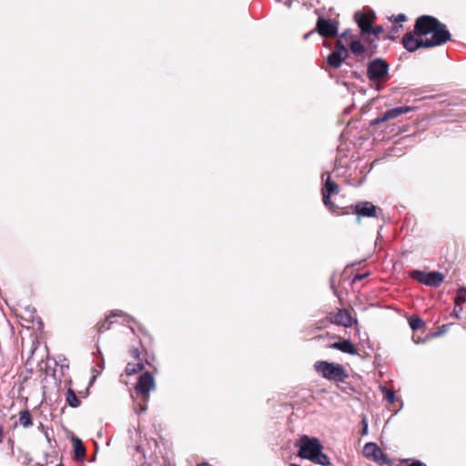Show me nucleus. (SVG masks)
I'll return each mask as SVG.
<instances>
[{"mask_svg": "<svg viewBox=\"0 0 466 466\" xmlns=\"http://www.w3.org/2000/svg\"><path fill=\"white\" fill-rule=\"evenodd\" d=\"M361 424H362L361 434L367 435L368 434V420H367L366 416H363Z\"/></svg>", "mask_w": 466, "mask_h": 466, "instance_id": "nucleus-25", "label": "nucleus"}, {"mask_svg": "<svg viewBox=\"0 0 466 466\" xmlns=\"http://www.w3.org/2000/svg\"><path fill=\"white\" fill-rule=\"evenodd\" d=\"M319 34L325 37H333L338 34V27L330 20L319 17L317 22Z\"/></svg>", "mask_w": 466, "mask_h": 466, "instance_id": "nucleus-10", "label": "nucleus"}, {"mask_svg": "<svg viewBox=\"0 0 466 466\" xmlns=\"http://www.w3.org/2000/svg\"><path fill=\"white\" fill-rule=\"evenodd\" d=\"M408 466H426V465L423 462L420 461H414L413 462H411Z\"/></svg>", "mask_w": 466, "mask_h": 466, "instance_id": "nucleus-30", "label": "nucleus"}, {"mask_svg": "<svg viewBox=\"0 0 466 466\" xmlns=\"http://www.w3.org/2000/svg\"><path fill=\"white\" fill-rule=\"evenodd\" d=\"M409 324L412 330H417L424 328V321L419 317H410L409 318Z\"/></svg>", "mask_w": 466, "mask_h": 466, "instance_id": "nucleus-20", "label": "nucleus"}, {"mask_svg": "<svg viewBox=\"0 0 466 466\" xmlns=\"http://www.w3.org/2000/svg\"><path fill=\"white\" fill-rule=\"evenodd\" d=\"M350 49L354 55H361L365 52V46L357 40L350 43Z\"/></svg>", "mask_w": 466, "mask_h": 466, "instance_id": "nucleus-22", "label": "nucleus"}, {"mask_svg": "<svg viewBox=\"0 0 466 466\" xmlns=\"http://www.w3.org/2000/svg\"><path fill=\"white\" fill-rule=\"evenodd\" d=\"M363 454L366 458L370 459L379 464L390 462V460L381 449L374 442H368L364 445Z\"/></svg>", "mask_w": 466, "mask_h": 466, "instance_id": "nucleus-8", "label": "nucleus"}, {"mask_svg": "<svg viewBox=\"0 0 466 466\" xmlns=\"http://www.w3.org/2000/svg\"><path fill=\"white\" fill-rule=\"evenodd\" d=\"M356 21L358 25L361 29L363 33L370 34L371 32V16L366 14H359L355 15Z\"/></svg>", "mask_w": 466, "mask_h": 466, "instance_id": "nucleus-16", "label": "nucleus"}, {"mask_svg": "<svg viewBox=\"0 0 466 466\" xmlns=\"http://www.w3.org/2000/svg\"><path fill=\"white\" fill-rule=\"evenodd\" d=\"M115 317H123L124 320L127 321V322L130 321V319H131V318L129 316L124 314L122 310L116 309V310L112 311L111 315L109 317H107L104 322L99 324L98 331L101 333V332H104L105 330L109 329L110 325L113 323L112 319Z\"/></svg>", "mask_w": 466, "mask_h": 466, "instance_id": "nucleus-15", "label": "nucleus"}, {"mask_svg": "<svg viewBox=\"0 0 466 466\" xmlns=\"http://www.w3.org/2000/svg\"><path fill=\"white\" fill-rule=\"evenodd\" d=\"M363 278V276H357L356 279H361Z\"/></svg>", "mask_w": 466, "mask_h": 466, "instance_id": "nucleus-36", "label": "nucleus"}, {"mask_svg": "<svg viewBox=\"0 0 466 466\" xmlns=\"http://www.w3.org/2000/svg\"><path fill=\"white\" fill-rule=\"evenodd\" d=\"M412 340L416 343V344H419V343H422L424 342L425 340L422 339L421 338L418 337L416 338L415 336L412 337Z\"/></svg>", "mask_w": 466, "mask_h": 466, "instance_id": "nucleus-32", "label": "nucleus"}, {"mask_svg": "<svg viewBox=\"0 0 466 466\" xmlns=\"http://www.w3.org/2000/svg\"><path fill=\"white\" fill-rule=\"evenodd\" d=\"M66 400L69 406L77 408L80 406L81 401L76 397L75 391L72 389H68L66 393Z\"/></svg>", "mask_w": 466, "mask_h": 466, "instance_id": "nucleus-19", "label": "nucleus"}, {"mask_svg": "<svg viewBox=\"0 0 466 466\" xmlns=\"http://www.w3.org/2000/svg\"><path fill=\"white\" fill-rule=\"evenodd\" d=\"M466 301V289L460 288L458 290V294L455 298V304L457 307L461 306Z\"/></svg>", "mask_w": 466, "mask_h": 466, "instance_id": "nucleus-24", "label": "nucleus"}, {"mask_svg": "<svg viewBox=\"0 0 466 466\" xmlns=\"http://www.w3.org/2000/svg\"><path fill=\"white\" fill-rule=\"evenodd\" d=\"M410 276L429 287H440L444 280V276L439 271L424 272L420 270H413Z\"/></svg>", "mask_w": 466, "mask_h": 466, "instance_id": "nucleus-5", "label": "nucleus"}, {"mask_svg": "<svg viewBox=\"0 0 466 466\" xmlns=\"http://www.w3.org/2000/svg\"><path fill=\"white\" fill-rule=\"evenodd\" d=\"M349 51L339 40L336 43L335 50H333L327 57V63L330 67L339 68L343 61L348 57Z\"/></svg>", "mask_w": 466, "mask_h": 466, "instance_id": "nucleus-7", "label": "nucleus"}, {"mask_svg": "<svg viewBox=\"0 0 466 466\" xmlns=\"http://www.w3.org/2000/svg\"><path fill=\"white\" fill-rule=\"evenodd\" d=\"M380 390L383 393L384 398L389 403L391 404L395 401V393L393 390L388 389L386 386H380Z\"/></svg>", "mask_w": 466, "mask_h": 466, "instance_id": "nucleus-23", "label": "nucleus"}, {"mask_svg": "<svg viewBox=\"0 0 466 466\" xmlns=\"http://www.w3.org/2000/svg\"><path fill=\"white\" fill-rule=\"evenodd\" d=\"M299 455L302 459L322 466L330 464L329 457L321 451L322 446L318 439L302 436L299 441Z\"/></svg>", "mask_w": 466, "mask_h": 466, "instance_id": "nucleus-2", "label": "nucleus"}, {"mask_svg": "<svg viewBox=\"0 0 466 466\" xmlns=\"http://www.w3.org/2000/svg\"><path fill=\"white\" fill-rule=\"evenodd\" d=\"M461 311H462L461 306L457 307V304H455V307H454L453 311H452V315L456 319H460V315H461Z\"/></svg>", "mask_w": 466, "mask_h": 466, "instance_id": "nucleus-27", "label": "nucleus"}, {"mask_svg": "<svg viewBox=\"0 0 466 466\" xmlns=\"http://www.w3.org/2000/svg\"><path fill=\"white\" fill-rule=\"evenodd\" d=\"M312 33H313V32H309V33L306 34V35H304V38H305V39H306V38H308V37H309V35L310 34H312Z\"/></svg>", "mask_w": 466, "mask_h": 466, "instance_id": "nucleus-35", "label": "nucleus"}, {"mask_svg": "<svg viewBox=\"0 0 466 466\" xmlns=\"http://www.w3.org/2000/svg\"><path fill=\"white\" fill-rule=\"evenodd\" d=\"M19 423L24 428H29L33 425L31 414L27 410L19 412Z\"/></svg>", "mask_w": 466, "mask_h": 466, "instance_id": "nucleus-18", "label": "nucleus"}, {"mask_svg": "<svg viewBox=\"0 0 466 466\" xmlns=\"http://www.w3.org/2000/svg\"><path fill=\"white\" fill-rule=\"evenodd\" d=\"M377 207L369 201L360 202L356 205V214L359 217H377Z\"/></svg>", "mask_w": 466, "mask_h": 466, "instance_id": "nucleus-13", "label": "nucleus"}, {"mask_svg": "<svg viewBox=\"0 0 466 466\" xmlns=\"http://www.w3.org/2000/svg\"><path fill=\"white\" fill-rule=\"evenodd\" d=\"M330 323L341 325L343 327H351L357 322L346 309H339L337 313H330L328 317Z\"/></svg>", "mask_w": 466, "mask_h": 466, "instance_id": "nucleus-9", "label": "nucleus"}, {"mask_svg": "<svg viewBox=\"0 0 466 466\" xmlns=\"http://www.w3.org/2000/svg\"><path fill=\"white\" fill-rule=\"evenodd\" d=\"M381 32H382V27L381 26H377L375 28L371 27V32L370 33H372L375 35H379Z\"/></svg>", "mask_w": 466, "mask_h": 466, "instance_id": "nucleus-29", "label": "nucleus"}, {"mask_svg": "<svg viewBox=\"0 0 466 466\" xmlns=\"http://www.w3.org/2000/svg\"><path fill=\"white\" fill-rule=\"evenodd\" d=\"M451 40L446 25L431 15L417 18L414 32H409L402 37V45L409 52L419 48H429L443 45Z\"/></svg>", "mask_w": 466, "mask_h": 466, "instance_id": "nucleus-1", "label": "nucleus"}, {"mask_svg": "<svg viewBox=\"0 0 466 466\" xmlns=\"http://www.w3.org/2000/svg\"><path fill=\"white\" fill-rule=\"evenodd\" d=\"M284 4L289 7L291 5V0H285Z\"/></svg>", "mask_w": 466, "mask_h": 466, "instance_id": "nucleus-34", "label": "nucleus"}, {"mask_svg": "<svg viewBox=\"0 0 466 466\" xmlns=\"http://www.w3.org/2000/svg\"><path fill=\"white\" fill-rule=\"evenodd\" d=\"M4 439V427L0 424V444L2 443Z\"/></svg>", "mask_w": 466, "mask_h": 466, "instance_id": "nucleus-33", "label": "nucleus"}, {"mask_svg": "<svg viewBox=\"0 0 466 466\" xmlns=\"http://www.w3.org/2000/svg\"><path fill=\"white\" fill-rule=\"evenodd\" d=\"M406 19H407V17H406V15H403V14H400V15H398L395 17L394 21H395L396 23H400V22H404V21H406Z\"/></svg>", "mask_w": 466, "mask_h": 466, "instance_id": "nucleus-28", "label": "nucleus"}, {"mask_svg": "<svg viewBox=\"0 0 466 466\" xmlns=\"http://www.w3.org/2000/svg\"><path fill=\"white\" fill-rule=\"evenodd\" d=\"M75 456L77 460H84L86 449L79 439L73 440Z\"/></svg>", "mask_w": 466, "mask_h": 466, "instance_id": "nucleus-17", "label": "nucleus"}, {"mask_svg": "<svg viewBox=\"0 0 466 466\" xmlns=\"http://www.w3.org/2000/svg\"><path fill=\"white\" fill-rule=\"evenodd\" d=\"M330 348L350 355L358 354L355 345L350 339L334 342L330 345Z\"/></svg>", "mask_w": 466, "mask_h": 466, "instance_id": "nucleus-14", "label": "nucleus"}, {"mask_svg": "<svg viewBox=\"0 0 466 466\" xmlns=\"http://www.w3.org/2000/svg\"><path fill=\"white\" fill-rule=\"evenodd\" d=\"M339 188L338 186L331 181L330 177L329 176L326 179V182L324 184V187L322 189V197H323V203L326 207H328L329 209L333 208V204L330 201V196L332 194H338Z\"/></svg>", "mask_w": 466, "mask_h": 466, "instance_id": "nucleus-11", "label": "nucleus"}, {"mask_svg": "<svg viewBox=\"0 0 466 466\" xmlns=\"http://www.w3.org/2000/svg\"><path fill=\"white\" fill-rule=\"evenodd\" d=\"M147 409V402L144 401V404L139 405V412H145Z\"/></svg>", "mask_w": 466, "mask_h": 466, "instance_id": "nucleus-31", "label": "nucleus"}, {"mask_svg": "<svg viewBox=\"0 0 466 466\" xmlns=\"http://www.w3.org/2000/svg\"><path fill=\"white\" fill-rule=\"evenodd\" d=\"M144 368V365L140 362L137 363H127L126 367V373L127 375H133L137 373L138 371L142 370Z\"/></svg>", "mask_w": 466, "mask_h": 466, "instance_id": "nucleus-21", "label": "nucleus"}, {"mask_svg": "<svg viewBox=\"0 0 466 466\" xmlns=\"http://www.w3.org/2000/svg\"><path fill=\"white\" fill-rule=\"evenodd\" d=\"M388 73L389 64L381 58H376L368 65L367 76L372 82H383L387 80Z\"/></svg>", "mask_w": 466, "mask_h": 466, "instance_id": "nucleus-4", "label": "nucleus"}, {"mask_svg": "<svg viewBox=\"0 0 466 466\" xmlns=\"http://www.w3.org/2000/svg\"><path fill=\"white\" fill-rule=\"evenodd\" d=\"M314 369L324 379L330 381L343 382L349 378L346 370L339 363L319 360L315 362Z\"/></svg>", "mask_w": 466, "mask_h": 466, "instance_id": "nucleus-3", "label": "nucleus"}, {"mask_svg": "<svg viewBox=\"0 0 466 466\" xmlns=\"http://www.w3.org/2000/svg\"><path fill=\"white\" fill-rule=\"evenodd\" d=\"M155 388L156 384L153 375L150 372L146 371L139 376L135 390L137 394L142 396L143 401L147 402L149 399V392L154 390Z\"/></svg>", "mask_w": 466, "mask_h": 466, "instance_id": "nucleus-6", "label": "nucleus"}, {"mask_svg": "<svg viewBox=\"0 0 466 466\" xmlns=\"http://www.w3.org/2000/svg\"><path fill=\"white\" fill-rule=\"evenodd\" d=\"M103 368H104V367H103V364H98V365H96V366L94 368V370H93L94 375H93V377H92V380H94L96 378V376H97V375H99V374L101 373V371H102Z\"/></svg>", "mask_w": 466, "mask_h": 466, "instance_id": "nucleus-26", "label": "nucleus"}, {"mask_svg": "<svg viewBox=\"0 0 466 466\" xmlns=\"http://www.w3.org/2000/svg\"><path fill=\"white\" fill-rule=\"evenodd\" d=\"M412 109L413 108L411 106H398V107L389 109L383 114V116L380 118L376 119L375 123L380 124V123L385 122L389 119L396 118L402 114H406V113L412 111Z\"/></svg>", "mask_w": 466, "mask_h": 466, "instance_id": "nucleus-12", "label": "nucleus"}]
</instances>
